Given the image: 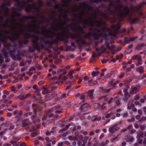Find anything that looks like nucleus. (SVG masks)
Returning <instances> with one entry per match:
<instances>
[{
  "label": "nucleus",
  "instance_id": "1",
  "mask_svg": "<svg viewBox=\"0 0 146 146\" xmlns=\"http://www.w3.org/2000/svg\"><path fill=\"white\" fill-rule=\"evenodd\" d=\"M119 6L115 8L114 10H111L110 7L107 8V12L110 15L115 16V14L117 17L121 21L128 15L130 13V11L127 6H124L121 3L117 4Z\"/></svg>",
  "mask_w": 146,
  "mask_h": 146
},
{
  "label": "nucleus",
  "instance_id": "2",
  "mask_svg": "<svg viewBox=\"0 0 146 146\" xmlns=\"http://www.w3.org/2000/svg\"><path fill=\"white\" fill-rule=\"evenodd\" d=\"M93 17H89L88 19H85V23L87 25H91L93 23H96V27L100 28L102 26H104L105 25L106 22L103 20L101 21L96 20L97 18V14L95 12L93 14Z\"/></svg>",
  "mask_w": 146,
  "mask_h": 146
},
{
  "label": "nucleus",
  "instance_id": "3",
  "mask_svg": "<svg viewBox=\"0 0 146 146\" xmlns=\"http://www.w3.org/2000/svg\"><path fill=\"white\" fill-rule=\"evenodd\" d=\"M64 24L62 23L59 25L57 29L53 26H51L50 27V29L53 30L56 32H57L60 30H62V32L59 34V35L56 36V38L59 39L60 41H64L65 39H68L70 38L69 36V32H67V34L66 35V33L64 31V28L63 27Z\"/></svg>",
  "mask_w": 146,
  "mask_h": 146
},
{
  "label": "nucleus",
  "instance_id": "4",
  "mask_svg": "<svg viewBox=\"0 0 146 146\" xmlns=\"http://www.w3.org/2000/svg\"><path fill=\"white\" fill-rule=\"evenodd\" d=\"M145 5H146V1H143L139 5L137 6H135L131 5L130 6V8L132 11L135 13L138 12L140 16H143V18H144L145 17V15H143V13L139 11V10L140 8L144 7Z\"/></svg>",
  "mask_w": 146,
  "mask_h": 146
},
{
  "label": "nucleus",
  "instance_id": "5",
  "mask_svg": "<svg viewBox=\"0 0 146 146\" xmlns=\"http://www.w3.org/2000/svg\"><path fill=\"white\" fill-rule=\"evenodd\" d=\"M19 23H16L14 24L13 26L12 27L13 28V31L15 30V26L16 25H17L19 26L18 27V29L19 30V32L21 34V35L23 34L26 31V29H23V27H25L24 24V21L22 19H19Z\"/></svg>",
  "mask_w": 146,
  "mask_h": 146
},
{
  "label": "nucleus",
  "instance_id": "6",
  "mask_svg": "<svg viewBox=\"0 0 146 146\" xmlns=\"http://www.w3.org/2000/svg\"><path fill=\"white\" fill-rule=\"evenodd\" d=\"M81 22L83 23V27L79 25H78L76 23L74 24H71L72 25H73L74 27L73 28L76 29V30L75 32H77L78 33H82L83 34L85 33V32L84 31V29L86 28L87 27V24L85 23V21H83L82 20Z\"/></svg>",
  "mask_w": 146,
  "mask_h": 146
},
{
  "label": "nucleus",
  "instance_id": "7",
  "mask_svg": "<svg viewBox=\"0 0 146 146\" xmlns=\"http://www.w3.org/2000/svg\"><path fill=\"white\" fill-rule=\"evenodd\" d=\"M32 31H33L35 32L37 34L42 35L47 38H53L56 34L55 32H52V34L49 35L48 34L46 33L44 31H40L39 30L36 28H34L33 29Z\"/></svg>",
  "mask_w": 146,
  "mask_h": 146
},
{
  "label": "nucleus",
  "instance_id": "8",
  "mask_svg": "<svg viewBox=\"0 0 146 146\" xmlns=\"http://www.w3.org/2000/svg\"><path fill=\"white\" fill-rule=\"evenodd\" d=\"M33 38L32 42L34 45L36 46V50L38 51H40V48L39 46L40 43L38 42V40L39 39V36H38L34 34L32 35Z\"/></svg>",
  "mask_w": 146,
  "mask_h": 146
},
{
  "label": "nucleus",
  "instance_id": "9",
  "mask_svg": "<svg viewBox=\"0 0 146 146\" xmlns=\"http://www.w3.org/2000/svg\"><path fill=\"white\" fill-rule=\"evenodd\" d=\"M119 129V124L115 123L109 128V131L111 134H112L117 131Z\"/></svg>",
  "mask_w": 146,
  "mask_h": 146
},
{
  "label": "nucleus",
  "instance_id": "10",
  "mask_svg": "<svg viewBox=\"0 0 146 146\" xmlns=\"http://www.w3.org/2000/svg\"><path fill=\"white\" fill-rule=\"evenodd\" d=\"M132 59L134 60H137V62L135 64L137 66L141 65L142 64L141 56L139 54L135 55L133 56Z\"/></svg>",
  "mask_w": 146,
  "mask_h": 146
},
{
  "label": "nucleus",
  "instance_id": "11",
  "mask_svg": "<svg viewBox=\"0 0 146 146\" xmlns=\"http://www.w3.org/2000/svg\"><path fill=\"white\" fill-rule=\"evenodd\" d=\"M137 38V36L130 38L125 37L124 38V41L120 40V42L122 44L125 45V43L127 44L131 42L134 41Z\"/></svg>",
  "mask_w": 146,
  "mask_h": 146
},
{
  "label": "nucleus",
  "instance_id": "12",
  "mask_svg": "<svg viewBox=\"0 0 146 146\" xmlns=\"http://www.w3.org/2000/svg\"><path fill=\"white\" fill-rule=\"evenodd\" d=\"M130 13H131L130 11ZM130 14L128 15L127 16H128V21L130 23V25H132L133 24H137L139 23L140 20L139 18H135L132 19L131 17L129 15ZM126 17H127V16Z\"/></svg>",
  "mask_w": 146,
  "mask_h": 146
},
{
  "label": "nucleus",
  "instance_id": "13",
  "mask_svg": "<svg viewBox=\"0 0 146 146\" xmlns=\"http://www.w3.org/2000/svg\"><path fill=\"white\" fill-rule=\"evenodd\" d=\"M32 106L34 113L35 114H37L38 112L42 110V108L38 105L34 104H32Z\"/></svg>",
  "mask_w": 146,
  "mask_h": 146
},
{
  "label": "nucleus",
  "instance_id": "14",
  "mask_svg": "<svg viewBox=\"0 0 146 146\" xmlns=\"http://www.w3.org/2000/svg\"><path fill=\"white\" fill-rule=\"evenodd\" d=\"M100 99H102L108 104L111 103L113 100V98H110L109 96H104L101 97Z\"/></svg>",
  "mask_w": 146,
  "mask_h": 146
},
{
  "label": "nucleus",
  "instance_id": "15",
  "mask_svg": "<svg viewBox=\"0 0 146 146\" xmlns=\"http://www.w3.org/2000/svg\"><path fill=\"white\" fill-rule=\"evenodd\" d=\"M2 39L4 40H5V42H3L2 41H0L3 43H5L7 42V40L9 39V40L13 42L14 41V38L12 37V35H9L8 36H5L3 34L2 36Z\"/></svg>",
  "mask_w": 146,
  "mask_h": 146
},
{
  "label": "nucleus",
  "instance_id": "16",
  "mask_svg": "<svg viewBox=\"0 0 146 146\" xmlns=\"http://www.w3.org/2000/svg\"><path fill=\"white\" fill-rule=\"evenodd\" d=\"M114 80H112L109 82V84L110 86H111V88L109 89H106L105 90V92L106 93H108L110 92V90L112 89H116L117 88V86H115L114 85Z\"/></svg>",
  "mask_w": 146,
  "mask_h": 146
},
{
  "label": "nucleus",
  "instance_id": "17",
  "mask_svg": "<svg viewBox=\"0 0 146 146\" xmlns=\"http://www.w3.org/2000/svg\"><path fill=\"white\" fill-rule=\"evenodd\" d=\"M81 105L80 108L81 111H86L89 109L90 108V106L86 103H84Z\"/></svg>",
  "mask_w": 146,
  "mask_h": 146
},
{
  "label": "nucleus",
  "instance_id": "18",
  "mask_svg": "<svg viewBox=\"0 0 146 146\" xmlns=\"http://www.w3.org/2000/svg\"><path fill=\"white\" fill-rule=\"evenodd\" d=\"M3 47L4 48L2 50V51L3 50H5L6 52H7V50L9 51L14 46H12L10 43H8L7 44L3 43Z\"/></svg>",
  "mask_w": 146,
  "mask_h": 146
},
{
  "label": "nucleus",
  "instance_id": "19",
  "mask_svg": "<svg viewBox=\"0 0 146 146\" xmlns=\"http://www.w3.org/2000/svg\"><path fill=\"white\" fill-rule=\"evenodd\" d=\"M16 45V44L14 45V46L12 48H13V50H11L10 49L9 51L10 55L13 57V58L14 60H16V57L15 54V52L16 50V48L15 47V46Z\"/></svg>",
  "mask_w": 146,
  "mask_h": 146
},
{
  "label": "nucleus",
  "instance_id": "20",
  "mask_svg": "<svg viewBox=\"0 0 146 146\" xmlns=\"http://www.w3.org/2000/svg\"><path fill=\"white\" fill-rule=\"evenodd\" d=\"M106 104V103H104L101 105V104L100 103H96L94 104V107L95 109L98 108L99 110H104L105 108V107L104 106Z\"/></svg>",
  "mask_w": 146,
  "mask_h": 146
},
{
  "label": "nucleus",
  "instance_id": "21",
  "mask_svg": "<svg viewBox=\"0 0 146 146\" xmlns=\"http://www.w3.org/2000/svg\"><path fill=\"white\" fill-rule=\"evenodd\" d=\"M20 34H21L19 31V32H15L14 33L11 34L12 37L14 39V41H13V42H14L17 40L19 38L20 35Z\"/></svg>",
  "mask_w": 146,
  "mask_h": 146
},
{
  "label": "nucleus",
  "instance_id": "22",
  "mask_svg": "<svg viewBox=\"0 0 146 146\" xmlns=\"http://www.w3.org/2000/svg\"><path fill=\"white\" fill-rule=\"evenodd\" d=\"M64 29H66L68 32H69L70 30H71L73 31H75L76 29L73 28L71 24H67L65 28Z\"/></svg>",
  "mask_w": 146,
  "mask_h": 146
},
{
  "label": "nucleus",
  "instance_id": "23",
  "mask_svg": "<svg viewBox=\"0 0 146 146\" xmlns=\"http://www.w3.org/2000/svg\"><path fill=\"white\" fill-rule=\"evenodd\" d=\"M2 53L4 55L5 58V62H9L10 61V59L8 58V56L7 52H6L5 50H3L2 51Z\"/></svg>",
  "mask_w": 146,
  "mask_h": 146
},
{
  "label": "nucleus",
  "instance_id": "24",
  "mask_svg": "<svg viewBox=\"0 0 146 146\" xmlns=\"http://www.w3.org/2000/svg\"><path fill=\"white\" fill-rule=\"evenodd\" d=\"M46 26H44V25L40 27V29H42V31H44L46 33L48 34L49 35H51L52 34V32H54L53 31H51L50 30H48L45 29Z\"/></svg>",
  "mask_w": 146,
  "mask_h": 146
},
{
  "label": "nucleus",
  "instance_id": "25",
  "mask_svg": "<svg viewBox=\"0 0 146 146\" xmlns=\"http://www.w3.org/2000/svg\"><path fill=\"white\" fill-rule=\"evenodd\" d=\"M31 95L30 93H28L26 94H24L23 95H20L18 96L21 100H23L26 99L28 97L30 96Z\"/></svg>",
  "mask_w": 146,
  "mask_h": 146
},
{
  "label": "nucleus",
  "instance_id": "26",
  "mask_svg": "<svg viewBox=\"0 0 146 146\" xmlns=\"http://www.w3.org/2000/svg\"><path fill=\"white\" fill-rule=\"evenodd\" d=\"M24 56V53L21 52L19 50H18L17 53L16 55L17 57V60H21V58L20 56Z\"/></svg>",
  "mask_w": 146,
  "mask_h": 146
},
{
  "label": "nucleus",
  "instance_id": "27",
  "mask_svg": "<svg viewBox=\"0 0 146 146\" xmlns=\"http://www.w3.org/2000/svg\"><path fill=\"white\" fill-rule=\"evenodd\" d=\"M35 50H36V46L34 45L33 46H29V52H33L35 51Z\"/></svg>",
  "mask_w": 146,
  "mask_h": 146
},
{
  "label": "nucleus",
  "instance_id": "28",
  "mask_svg": "<svg viewBox=\"0 0 146 146\" xmlns=\"http://www.w3.org/2000/svg\"><path fill=\"white\" fill-rule=\"evenodd\" d=\"M144 69V68L143 66H140L136 69V71L140 74H141L143 72Z\"/></svg>",
  "mask_w": 146,
  "mask_h": 146
},
{
  "label": "nucleus",
  "instance_id": "29",
  "mask_svg": "<svg viewBox=\"0 0 146 146\" xmlns=\"http://www.w3.org/2000/svg\"><path fill=\"white\" fill-rule=\"evenodd\" d=\"M94 91V89H92L89 90L88 92V96H89L90 98L92 99L93 98V95Z\"/></svg>",
  "mask_w": 146,
  "mask_h": 146
},
{
  "label": "nucleus",
  "instance_id": "30",
  "mask_svg": "<svg viewBox=\"0 0 146 146\" xmlns=\"http://www.w3.org/2000/svg\"><path fill=\"white\" fill-rule=\"evenodd\" d=\"M104 115H105V118H106V123H107L110 121L109 118H110V113H106L104 114Z\"/></svg>",
  "mask_w": 146,
  "mask_h": 146
},
{
  "label": "nucleus",
  "instance_id": "31",
  "mask_svg": "<svg viewBox=\"0 0 146 146\" xmlns=\"http://www.w3.org/2000/svg\"><path fill=\"white\" fill-rule=\"evenodd\" d=\"M143 131H140L139 133L136 136V138L137 140H139L140 139V138L143 137Z\"/></svg>",
  "mask_w": 146,
  "mask_h": 146
},
{
  "label": "nucleus",
  "instance_id": "32",
  "mask_svg": "<svg viewBox=\"0 0 146 146\" xmlns=\"http://www.w3.org/2000/svg\"><path fill=\"white\" fill-rule=\"evenodd\" d=\"M9 21L8 19H7L5 22V23L3 24V25L4 27H7L8 28H9L10 27H11L12 29H13V28L12 27V26H11L10 25H9Z\"/></svg>",
  "mask_w": 146,
  "mask_h": 146
},
{
  "label": "nucleus",
  "instance_id": "33",
  "mask_svg": "<svg viewBox=\"0 0 146 146\" xmlns=\"http://www.w3.org/2000/svg\"><path fill=\"white\" fill-rule=\"evenodd\" d=\"M92 36L94 37V39L95 40L99 39L100 37L98 34L96 32L92 33Z\"/></svg>",
  "mask_w": 146,
  "mask_h": 146
},
{
  "label": "nucleus",
  "instance_id": "34",
  "mask_svg": "<svg viewBox=\"0 0 146 146\" xmlns=\"http://www.w3.org/2000/svg\"><path fill=\"white\" fill-rule=\"evenodd\" d=\"M27 121V119H24V121L22 122V126L23 127H26V129H28L29 128L28 124L27 123H26V122Z\"/></svg>",
  "mask_w": 146,
  "mask_h": 146
},
{
  "label": "nucleus",
  "instance_id": "35",
  "mask_svg": "<svg viewBox=\"0 0 146 146\" xmlns=\"http://www.w3.org/2000/svg\"><path fill=\"white\" fill-rule=\"evenodd\" d=\"M39 134L40 132L39 131H36L31 133V136L32 137H34Z\"/></svg>",
  "mask_w": 146,
  "mask_h": 146
},
{
  "label": "nucleus",
  "instance_id": "36",
  "mask_svg": "<svg viewBox=\"0 0 146 146\" xmlns=\"http://www.w3.org/2000/svg\"><path fill=\"white\" fill-rule=\"evenodd\" d=\"M23 18L25 19H33L34 18V16L33 15L26 16L24 15L23 17Z\"/></svg>",
  "mask_w": 146,
  "mask_h": 146
},
{
  "label": "nucleus",
  "instance_id": "37",
  "mask_svg": "<svg viewBox=\"0 0 146 146\" xmlns=\"http://www.w3.org/2000/svg\"><path fill=\"white\" fill-rule=\"evenodd\" d=\"M110 3H109L108 6L110 7L111 6L113 8H115V5L114 4V1L113 0H109Z\"/></svg>",
  "mask_w": 146,
  "mask_h": 146
},
{
  "label": "nucleus",
  "instance_id": "38",
  "mask_svg": "<svg viewBox=\"0 0 146 146\" xmlns=\"http://www.w3.org/2000/svg\"><path fill=\"white\" fill-rule=\"evenodd\" d=\"M71 37L73 38L77 39L82 37L79 33H78L76 35H72Z\"/></svg>",
  "mask_w": 146,
  "mask_h": 146
},
{
  "label": "nucleus",
  "instance_id": "39",
  "mask_svg": "<svg viewBox=\"0 0 146 146\" xmlns=\"http://www.w3.org/2000/svg\"><path fill=\"white\" fill-rule=\"evenodd\" d=\"M85 96L84 95H82L80 96V99L81 100V101L80 102V104H82L84 103H85V101L84 100L85 98Z\"/></svg>",
  "mask_w": 146,
  "mask_h": 146
},
{
  "label": "nucleus",
  "instance_id": "40",
  "mask_svg": "<svg viewBox=\"0 0 146 146\" xmlns=\"http://www.w3.org/2000/svg\"><path fill=\"white\" fill-rule=\"evenodd\" d=\"M103 17L106 20H109L110 19L109 16L108 14L107 13H105L103 14Z\"/></svg>",
  "mask_w": 146,
  "mask_h": 146
},
{
  "label": "nucleus",
  "instance_id": "41",
  "mask_svg": "<svg viewBox=\"0 0 146 146\" xmlns=\"http://www.w3.org/2000/svg\"><path fill=\"white\" fill-rule=\"evenodd\" d=\"M145 46V44L143 43H142L141 44H139L136 47V48L137 50H140L141 47Z\"/></svg>",
  "mask_w": 146,
  "mask_h": 146
},
{
  "label": "nucleus",
  "instance_id": "42",
  "mask_svg": "<svg viewBox=\"0 0 146 146\" xmlns=\"http://www.w3.org/2000/svg\"><path fill=\"white\" fill-rule=\"evenodd\" d=\"M106 27H104L101 29V31H102V32L103 33V35H104L105 36H107V35L106 33Z\"/></svg>",
  "mask_w": 146,
  "mask_h": 146
},
{
  "label": "nucleus",
  "instance_id": "43",
  "mask_svg": "<svg viewBox=\"0 0 146 146\" xmlns=\"http://www.w3.org/2000/svg\"><path fill=\"white\" fill-rule=\"evenodd\" d=\"M32 35L33 34H31L30 33H27L26 35H25V37L26 39H27V38H32Z\"/></svg>",
  "mask_w": 146,
  "mask_h": 146
},
{
  "label": "nucleus",
  "instance_id": "44",
  "mask_svg": "<svg viewBox=\"0 0 146 146\" xmlns=\"http://www.w3.org/2000/svg\"><path fill=\"white\" fill-rule=\"evenodd\" d=\"M97 32L100 36H103V33L102 32V31L101 29H98L97 31Z\"/></svg>",
  "mask_w": 146,
  "mask_h": 146
},
{
  "label": "nucleus",
  "instance_id": "45",
  "mask_svg": "<svg viewBox=\"0 0 146 146\" xmlns=\"http://www.w3.org/2000/svg\"><path fill=\"white\" fill-rule=\"evenodd\" d=\"M99 72L98 71H93L92 72L91 74L93 77H94L97 75L98 74Z\"/></svg>",
  "mask_w": 146,
  "mask_h": 146
},
{
  "label": "nucleus",
  "instance_id": "46",
  "mask_svg": "<svg viewBox=\"0 0 146 146\" xmlns=\"http://www.w3.org/2000/svg\"><path fill=\"white\" fill-rule=\"evenodd\" d=\"M90 1L92 3H99L100 2H101L102 0H90Z\"/></svg>",
  "mask_w": 146,
  "mask_h": 146
},
{
  "label": "nucleus",
  "instance_id": "47",
  "mask_svg": "<svg viewBox=\"0 0 146 146\" xmlns=\"http://www.w3.org/2000/svg\"><path fill=\"white\" fill-rule=\"evenodd\" d=\"M67 79V78L66 76H64L62 78L61 76L60 77L59 79L60 81H65Z\"/></svg>",
  "mask_w": 146,
  "mask_h": 146
},
{
  "label": "nucleus",
  "instance_id": "48",
  "mask_svg": "<svg viewBox=\"0 0 146 146\" xmlns=\"http://www.w3.org/2000/svg\"><path fill=\"white\" fill-rule=\"evenodd\" d=\"M22 5V3L19 1V0H16V3L15 4L16 6L18 7Z\"/></svg>",
  "mask_w": 146,
  "mask_h": 146
},
{
  "label": "nucleus",
  "instance_id": "49",
  "mask_svg": "<svg viewBox=\"0 0 146 146\" xmlns=\"http://www.w3.org/2000/svg\"><path fill=\"white\" fill-rule=\"evenodd\" d=\"M92 36V33H89L88 34H86L84 35V37L86 38H88Z\"/></svg>",
  "mask_w": 146,
  "mask_h": 146
},
{
  "label": "nucleus",
  "instance_id": "50",
  "mask_svg": "<svg viewBox=\"0 0 146 146\" xmlns=\"http://www.w3.org/2000/svg\"><path fill=\"white\" fill-rule=\"evenodd\" d=\"M106 49L105 47H104V45L100 47V51L102 52H105L106 51Z\"/></svg>",
  "mask_w": 146,
  "mask_h": 146
},
{
  "label": "nucleus",
  "instance_id": "51",
  "mask_svg": "<svg viewBox=\"0 0 146 146\" xmlns=\"http://www.w3.org/2000/svg\"><path fill=\"white\" fill-rule=\"evenodd\" d=\"M105 45L106 46L107 48H108L109 49H111V48H112L113 47V45H112L111 46H109V43L108 42H106L105 44Z\"/></svg>",
  "mask_w": 146,
  "mask_h": 146
},
{
  "label": "nucleus",
  "instance_id": "52",
  "mask_svg": "<svg viewBox=\"0 0 146 146\" xmlns=\"http://www.w3.org/2000/svg\"><path fill=\"white\" fill-rule=\"evenodd\" d=\"M114 48L115 47L114 46H113L112 48H111V49H109V50H111V53L112 55H114L115 53V50L114 49Z\"/></svg>",
  "mask_w": 146,
  "mask_h": 146
},
{
  "label": "nucleus",
  "instance_id": "53",
  "mask_svg": "<svg viewBox=\"0 0 146 146\" xmlns=\"http://www.w3.org/2000/svg\"><path fill=\"white\" fill-rule=\"evenodd\" d=\"M132 61H129L127 62H123L122 63V65H127L128 64H131L132 63Z\"/></svg>",
  "mask_w": 146,
  "mask_h": 146
},
{
  "label": "nucleus",
  "instance_id": "54",
  "mask_svg": "<svg viewBox=\"0 0 146 146\" xmlns=\"http://www.w3.org/2000/svg\"><path fill=\"white\" fill-rule=\"evenodd\" d=\"M81 140L82 142L83 143L86 144L87 143V139L86 138L83 137L81 139Z\"/></svg>",
  "mask_w": 146,
  "mask_h": 146
},
{
  "label": "nucleus",
  "instance_id": "55",
  "mask_svg": "<svg viewBox=\"0 0 146 146\" xmlns=\"http://www.w3.org/2000/svg\"><path fill=\"white\" fill-rule=\"evenodd\" d=\"M119 139V138L117 137H115L111 139V141L112 142H114L118 141Z\"/></svg>",
  "mask_w": 146,
  "mask_h": 146
},
{
  "label": "nucleus",
  "instance_id": "56",
  "mask_svg": "<svg viewBox=\"0 0 146 146\" xmlns=\"http://www.w3.org/2000/svg\"><path fill=\"white\" fill-rule=\"evenodd\" d=\"M69 140L71 141H74L76 139V138L75 137H73L72 136H70L68 137Z\"/></svg>",
  "mask_w": 146,
  "mask_h": 146
},
{
  "label": "nucleus",
  "instance_id": "57",
  "mask_svg": "<svg viewBox=\"0 0 146 146\" xmlns=\"http://www.w3.org/2000/svg\"><path fill=\"white\" fill-rule=\"evenodd\" d=\"M23 113V112L21 111H19L18 115L16 116L17 118H19L20 117V116Z\"/></svg>",
  "mask_w": 146,
  "mask_h": 146
},
{
  "label": "nucleus",
  "instance_id": "58",
  "mask_svg": "<svg viewBox=\"0 0 146 146\" xmlns=\"http://www.w3.org/2000/svg\"><path fill=\"white\" fill-rule=\"evenodd\" d=\"M65 47L66 48H67V50L68 51H74V49L73 50H71V47L70 46L66 45L65 46Z\"/></svg>",
  "mask_w": 146,
  "mask_h": 146
},
{
  "label": "nucleus",
  "instance_id": "59",
  "mask_svg": "<svg viewBox=\"0 0 146 146\" xmlns=\"http://www.w3.org/2000/svg\"><path fill=\"white\" fill-rule=\"evenodd\" d=\"M133 140V137L132 136H129L128 137L127 141L128 142H130Z\"/></svg>",
  "mask_w": 146,
  "mask_h": 146
},
{
  "label": "nucleus",
  "instance_id": "60",
  "mask_svg": "<svg viewBox=\"0 0 146 146\" xmlns=\"http://www.w3.org/2000/svg\"><path fill=\"white\" fill-rule=\"evenodd\" d=\"M2 9H5V10L8 11L9 10V8L5 5H2L1 6Z\"/></svg>",
  "mask_w": 146,
  "mask_h": 146
},
{
  "label": "nucleus",
  "instance_id": "61",
  "mask_svg": "<svg viewBox=\"0 0 146 146\" xmlns=\"http://www.w3.org/2000/svg\"><path fill=\"white\" fill-rule=\"evenodd\" d=\"M113 27L115 28L117 31L119 30L120 29V26L119 25H117L116 26L114 25L113 26Z\"/></svg>",
  "mask_w": 146,
  "mask_h": 146
},
{
  "label": "nucleus",
  "instance_id": "62",
  "mask_svg": "<svg viewBox=\"0 0 146 146\" xmlns=\"http://www.w3.org/2000/svg\"><path fill=\"white\" fill-rule=\"evenodd\" d=\"M23 44H24L23 43V42L21 41H19V47L20 48H23Z\"/></svg>",
  "mask_w": 146,
  "mask_h": 146
},
{
  "label": "nucleus",
  "instance_id": "63",
  "mask_svg": "<svg viewBox=\"0 0 146 146\" xmlns=\"http://www.w3.org/2000/svg\"><path fill=\"white\" fill-rule=\"evenodd\" d=\"M146 127V124H144L141 125L140 126V128L141 130H143L145 129Z\"/></svg>",
  "mask_w": 146,
  "mask_h": 146
},
{
  "label": "nucleus",
  "instance_id": "64",
  "mask_svg": "<svg viewBox=\"0 0 146 146\" xmlns=\"http://www.w3.org/2000/svg\"><path fill=\"white\" fill-rule=\"evenodd\" d=\"M124 75V73L123 72H121V73L118 76V77L119 79H121V78H122Z\"/></svg>",
  "mask_w": 146,
  "mask_h": 146
}]
</instances>
